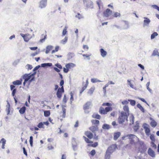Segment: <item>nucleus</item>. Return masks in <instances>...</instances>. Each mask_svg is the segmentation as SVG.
I'll return each instance as SVG.
<instances>
[{
	"label": "nucleus",
	"mask_w": 159,
	"mask_h": 159,
	"mask_svg": "<svg viewBox=\"0 0 159 159\" xmlns=\"http://www.w3.org/2000/svg\"><path fill=\"white\" fill-rule=\"evenodd\" d=\"M84 134L88 138L85 136H83V138L86 143L88 144V146L95 148L98 146V142H94L93 143V142L89 140V139H91L94 138V135L90 131H87L85 132Z\"/></svg>",
	"instance_id": "nucleus-1"
},
{
	"label": "nucleus",
	"mask_w": 159,
	"mask_h": 159,
	"mask_svg": "<svg viewBox=\"0 0 159 159\" xmlns=\"http://www.w3.org/2000/svg\"><path fill=\"white\" fill-rule=\"evenodd\" d=\"M128 116L126 114V113L124 112H121V115L118 118V122L119 124H122L125 121L127 122L128 121Z\"/></svg>",
	"instance_id": "nucleus-2"
},
{
	"label": "nucleus",
	"mask_w": 159,
	"mask_h": 159,
	"mask_svg": "<svg viewBox=\"0 0 159 159\" xmlns=\"http://www.w3.org/2000/svg\"><path fill=\"white\" fill-rule=\"evenodd\" d=\"M89 129L94 134L93 139L96 140L98 139V135H97L95 132L98 130V126H92L89 128Z\"/></svg>",
	"instance_id": "nucleus-3"
},
{
	"label": "nucleus",
	"mask_w": 159,
	"mask_h": 159,
	"mask_svg": "<svg viewBox=\"0 0 159 159\" xmlns=\"http://www.w3.org/2000/svg\"><path fill=\"white\" fill-rule=\"evenodd\" d=\"M75 66V65L72 63H69L67 64L65 66L66 68H63V71L65 73H67L69 70V69L73 68Z\"/></svg>",
	"instance_id": "nucleus-4"
},
{
	"label": "nucleus",
	"mask_w": 159,
	"mask_h": 159,
	"mask_svg": "<svg viewBox=\"0 0 159 159\" xmlns=\"http://www.w3.org/2000/svg\"><path fill=\"white\" fill-rule=\"evenodd\" d=\"M64 92V90L63 86L57 89L56 95L57 97L58 98H60L62 97V95L63 93Z\"/></svg>",
	"instance_id": "nucleus-5"
},
{
	"label": "nucleus",
	"mask_w": 159,
	"mask_h": 159,
	"mask_svg": "<svg viewBox=\"0 0 159 159\" xmlns=\"http://www.w3.org/2000/svg\"><path fill=\"white\" fill-rule=\"evenodd\" d=\"M149 125L146 123H144L143 125V126L145 129V131L146 134L148 136H149L150 135V129L148 127Z\"/></svg>",
	"instance_id": "nucleus-6"
},
{
	"label": "nucleus",
	"mask_w": 159,
	"mask_h": 159,
	"mask_svg": "<svg viewBox=\"0 0 159 159\" xmlns=\"http://www.w3.org/2000/svg\"><path fill=\"white\" fill-rule=\"evenodd\" d=\"M32 77V75H30V74H25L24 75L23 78L25 80L24 81L23 83V85L25 86V85L26 83L30 80L31 77Z\"/></svg>",
	"instance_id": "nucleus-7"
},
{
	"label": "nucleus",
	"mask_w": 159,
	"mask_h": 159,
	"mask_svg": "<svg viewBox=\"0 0 159 159\" xmlns=\"http://www.w3.org/2000/svg\"><path fill=\"white\" fill-rule=\"evenodd\" d=\"M112 11L109 9L107 8L105 11L103 13V15L106 17H108L112 15Z\"/></svg>",
	"instance_id": "nucleus-8"
},
{
	"label": "nucleus",
	"mask_w": 159,
	"mask_h": 159,
	"mask_svg": "<svg viewBox=\"0 0 159 159\" xmlns=\"http://www.w3.org/2000/svg\"><path fill=\"white\" fill-rule=\"evenodd\" d=\"M20 35L23 37L25 41L27 42L31 38V36L28 34H21Z\"/></svg>",
	"instance_id": "nucleus-9"
},
{
	"label": "nucleus",
	"mask_w": 159,
	"mask_h": 159,
	"mask_svg": "<svg viewBox=\"0 0 159 159\" xmlns=\"http://www.w3.org/2000/svg\"><path fill=\"white\" fill-rule=\"evenodd\" d=\"M130 143H134L138 140V138L135 135L130 134Z\"/></svg>",
	"instance_id": "nucleus-10"
},
{
	"label": "nucleus",
	"mask_w": 159,
	"mask_h": 159,
	"mask_svg": "<svg viewBox=\"0 0 159 159\" xmlns=\"http://www.w3.org/2000/svg\"><path fill=\"white\" fill-rule=\"evenodd\" d=\"M148 154L151 157L155 158L156 157V154L155 152L151 148H149L148 151Z\"/></svg>",
	"instance_id": "nucleus-11"
},
{
	"label": "nucleus",
	"mask_w": 159,
	"mask_h": 159,
	"mask_svg": "<svg viewBox=\"0 0 159 159\" xmlns=\"http://www.w3.org/2000/svg\"><path fill=\"white\" fill-rule=\"evenodd\" d=\"M116 148H117L116 144H113L109 146L107 150L112 153Z\"/></svg>",
	"instance_id": "nucleus-12"
},
{
	"label": "nucleus",
	"mask_w": 159,
	"mask_h": 159,
	"mask_svg": "<svg viewBox=\"0 0 159 159\" xmlns=\"http://www.w3.org/2000/svg\"><path fill=\"white\" fill-rule=\"evenodd\" d=\"M47 1L46 0H41L40 2L39 7L42 8L45 7L47 5Z\"/></svg>",
	"instance_id": "nucleus-13"
},
{
	"label": "nucleus",
	"mask_w": 159,
	"mask_h": 159,
	"mask_svg": "<svg viewBox=\"0 0 159 159\" xmlns=\"http://www.w3.org/2000/svg\"><path fill=\"white\" fill-rule=\"evenodd\" d=\"M15 86L13 85H10V89L11 90H12V95L13 97L15 96V93L16 92V89H15Z\"/></svg>",
	"instance_id": "nucleus-14"
},
{
	"label": "nucleus",
	"mask_w": 159,
	"mask_h": 159,
	"mask_svg": "<svg viewBox=\"0 0 159 159\" xmlns=\"http://www.w3.org/2000/svg\"><path fill=\"white\" fill-rule=\"evenodd\" d=\"M121 135V133L120 132H115L113 134V139L115 140H116Z\"/></svg>",
	"instance_id": "nucleus-15"
},
{
	"label": "nucleus",
	"mask_w": 159,
	"mask_h": 159,
	"mask_svg": "<svg viewBox=\"0 0 159 159\" xmlns=\"http://www.w3.org/2000/svg\"><path fill=\"white\" fill-rule=\"evenodd\" d=\"M89 84L88 79H87L86 81V84L82 88L80 91V93H82L87 88Z\"/></svg>",
	"instance_id": "nucleus-16"
},
{
	"label": "nucleus",
	"mask_w": 159,
	"mask_h": 159,
	"mask_svg": "<svg viewBox=\"0 0 159 159\" xmlns=\"http://www.w3.org/2000/svg\"><path fill=\"white\" fill-rule=\"evenodd\" d=\"M91 102H87L83 106V109L84 110H86L89 108L90 106L91 105Z\"/></svg>",
	"instance_id": "nucleus-17"
},
{
	"label": "nucleus",
	"mask_w": 159,
	"mask_h": 159,
	"mask_svg": "<svg viewBox=\"0 0 159 159\" xmlns=\"http://www.w3.org/2000/svg\"><path fill=\"white\" fill-rule=\"evenodd\" d=\"M53 46L50 45H48L47 46L45 51L46 54L48 53L53 49Z\"/></svg>",
	"instance_id": "nucleus-18"
},
{
	"label": "nucleus",
	"mask_w": 159,
	"mask_h": 159,
	"mask_svg": "<svg viewBox=\"0 0 159 159\" xmlns=\"http://www.w3.org/2000/svg\"><path fill=\"white\" fill-rule=\"evenodd\" d=\"M100 51L102 56V57H105L107 54V52L105 51L103 48L100 49Z\"/></svg>",
	"instance_id": "nucleus-19"
},
{
	"label": "nucleus",
	"mask_w": 159,
	"mask_h": 159,
	"mask_svg": "<svg viewBox=\"0 0 159 159\" xmlns=\"http://www.w3.org/2000/svg\"><path fill=\"white\" fill-rule=\"evenodd\" d=\"M92 124L95 125L94 126H98L99 125V121L97 120H93L91 121Z\"/></svg>",
	"instance_id": "nucleus-20"
},
{
	"label": "nucleus",
	"mask_w": 159,
	"mask_h": 159,
	"mask_svg": "<svg viewBox=\"0 0 159 159\" xmlns=\"http://www.w3.org/2000/svg\"><path fill=\"white\" fill-rule=\"evenodd\" d=\"M111 152L107 150L105 156V159H110V155Z\"/></svg>",
	"instance_id": "nucleus-21"
},
{
	"label": "nucleus",
	"mask_w": 159,
	"mask_h": 159,
	"mask_svg": "<svg viewBox=\"0 0 159 159\" xmlns=\"http://www.w3.org/2000/svg\"><path fill=\"white\" fill-rule=\"evenodd\" d=\"M123 109L125 111L124 113H126V114L128 115L129 114L128 106H125L123 107Z\"/></svg>",
	"instance_id": "nucleus-22"
},
{
	"label": "nucleus",
	"mask_w": 159,
	"mask_h": 159,
	"mask_svg": "<svg viewBox=\"0 0 159 159\" xmlns=\"http://www.w3.org/2000/svg\"><path fill=\"white\" fill-rule=\"evenodd\" d=\"M25 110L26 107L24 106L20 108L19 110V112L21 114H23L25 113Z\"/></svg>",
	"instance_id": "nucleus-23"
},
{
	"label": "nucleus",
	"mask_w": 159,
	"mask_h": 159,
	"mask_svg": "<svg viewBox=\"0 0 159 159\" xmlns=\"http://www.w3.org/2000/svg\"><path fill=\"white\" fill-rule=\"evenodd\" d=\"M99 112L101 114H106L105 109L102 107H100L99 110Z\"/></svg>",
	"instance_id": "nucleus-24"
},
{
	"label": "nucleus",
	"mask_w": 159,
	"mask_h": 159,
	"mask_svg": "<svg viewBox=\"0 0 159 159\" xmlns=\"http://www.w3.org/2000/svg\"><path fill=\"white\" fill-rule=\"evenodd\" d=\"M95 89L94 87H92L88 91V93L90 95L92 94L94 91Z\"/></svg>",
	"instance_id": "nucleus-25"
},
{
	"label": "nucleus",
	"mask_w": 159,
	"mask_h": 159,
	"mask_svg": "<svg viewBox=\"0 0 159 159\" xmlns=\"http://www.w3.org/2000/svg\"><path fill=\"white\" fill-rule=\"evenodd\" d=\"M62 113V115L61 116L63 118H64L66 117V109L62 107V112H61Z\"/></svg>",
	"instance_id": "nucleus-26"
},
{
	"label": "nucleus",
	"mask_w": 159,
	"mask_h": 159,
	"mask_svg": "<svg viewBox=\"0 0 159 159\" xmlns=\"http://www.w3.org/2000/svg\"><path fill=\"white\" fill-rule=\"evenodd\" d=\"M0 142L2 143V148L4 149V148H5L4 146H5V144H6V140H5V139H4L2 138L0 141Z\"/></svg>",
	"instance_id": "nucleus-27"
},
{
	"label": "nucleus",
	"mask_w": 159,
	"mask_h": 159,
	"mask_svg": "<svg viewBox=\"0 0 159 159\" xmlns=\"http://www.w3.org/2000/svg\"><path fill=\"white\" fill-rule=\"evenodd\" d=\"M139 128V124L138 121L136 122V125L134 126V129L135 131H137Z\"/></svg>",
	"instance_id": "nucleus-28"
},
{
	"label": "nucleus",
	"mask_w": 159,
	"mask_h": 159,
	"mask_svg": "<svg viewBox=\"0 0 159 159\" xmlns=\"http://www.w3.org/2000/svg\"><path fill=\"white\" fill-rule=\"evenodd\" d=\"M150 125L153 127H155L157 125V123L155 120H152L150 122Z\"/></svg>",
	"instance_id": "nucleus-29"
},
{
	"label": "nucleus",
	"mask_w": 159,
	"mask_h": 159,
	"mask_svg": "<svg viewBox=\"0 0 159 159\" xmlns=\"http://www.w3.org/2000/svg\"><path fill=\"white\" fill-rule=\"evenodd\" d=\"M44 114L45 117H47L49 116L50 115V111L49 110L45 111H44Z\"/></svg>",
	"instance_id": "nucleus-30"
},
{
	"label": "nucleus",
	"mask_w": 159,
	"mask_h": 159,
	"mask_svg": "<svg viewBox=\"0 0 159 159\" xmlns=\"http://www.w3.org/2000/svg\"><path fill=\"white\" fill-rule=\"evenodd\" d=\"M12 83L14 85H19L21 84V81L19 80H16L13 82Z\"/></svg>",
	"instance_id": "nucleus-31"
},
{
	"label": "nucleus",
	"mask_w": 159,
	"mask_h": 159,
	"mask_svg": "<svg viewBox=\"0 0 159 159\" xmlns=\"http://www.w3.org/2000/svg\"><path fill=\"white\" fill-rule=\"evenodd\" d=\"M75 17L79 19H83L84 18L83 15L79 13L75 16Z\"/></svg>",
	"instance_id": "nucleus-32"
},
{
	"label": "nucleus",
	"mask_w": 159,
	"mask_h": 159,
	"mask_svg": "<svg viewBox=\"0 0 159 159\" xmlns=\"http://www.w3.org/2000/svg\"><path fill=\"white\" fill-rule=\"evenodd\" d=\"M137 106L139 109L143 113L144 112L145 110L144 108L140 104H138Z\"/></svg>",
	"instance_id": "nucleus-33"
},
{
	"label": "nucleus",
	"mask_w": 159,
	"mask_h": 159,
	"mask_svg": "<svg viewBox=\"0 0 159 159\" xmlns=\"http://www.w3.org/2000/svg\"><path fill=\"white\" fill-rule=\"evenodd\" d=\"M130 117L131 118V121L130 120V125H131L133 124L134 122V117L132 114H130Z\"/></svg>",
	"instance_id": "nucleus-34"
},
{
	"label": "nucleus",
	"mask_w": 159,
	"mask_h": 159,
	"mask_svg": "<svg viewBox=\"0 0 159 159\" xmlns=\"http://www.w3.org/2000/svg\"><path fill=\"white\" fill-rule=\"evenodd\" d=\"M93 118L98 119H100L101 118V116L98 114H93L92 115Z\"/></svg>",
	"instance_id": "nucleus-35"
},
{
	"label": "nucleus",
	"mask_w": 159,
	"mask_h": 159,
	"mask_svg": "<svg viewBox=\"0 0 159 159\" xmlns=\"http://www.w3.org/2000/svg\"><path fill=\"white\" fill-rule=\"evenodd\" d=\"M152 56H157L159 57V52L157 50H154L153 53L152 54Z\"/></svg>",
	"instance_id": "nucleus-36"
},
{
	"label": "nucleus",
	"mask_w": 159,
	"mask_h": 159,
	"mask_svg": "<svg viewBox=\"0 0 159 159\" xmlns=\"http://www.w3.org/2000/svg\"><path fill=\"white\" fill-rule=\"evenodd\" d=\"M150 20H144L143 26L145 27L148 26Z\"/></svg>",
	"instance_id": "nucleus-37"
},
{
	"label": "nucleus",
	"mask_w": 159,
	"mask_h": 159,
	"mask_svg": "<svg viewBox=\"0 0 159 159\" xmlns=\"http://www.w3.org/2000/svg\"><path fill=\"white\" fill-rule=\"evenodd\" d=\"M52 65V64L51 63H46L42 64L41 65L42 67H45L47 66H51Z\"/></svg>",
	"instance_id": "nucleus-38"
},
{
	"label": "nucleus",
	"mask_w": 159,
	"mask_h": 159,
	"mask_svg": "<svg viewBox=\"0 0 159 159\" xmlns=\"http://www.w3.org/2000/svg\"><path fill=\"white\" fill-rule=\"evenodd\" d=\"M112 108L111 107H106L105 109V110L106 114H107V112L110 111H112Z\"/></svg>",
	"instance_id": "nucleus-39"
},
{
	"label": "nucleus",
	"mask_w": 159,
	"mask_h": 159,
	"mask_svg": "<svg viewBox=\"0 0 159 159\" xmlns=\"http://www.w3.org/2000/svg\"><path fill=\"white\" fill-rule=\"evenodd\" d=\"M110 128L109 125L104 124L102 126V128L104 129H109Z\"/></svg>",
	"instance_id": "nucleus-40"
},
{
	"label": "nucleus",
	"mask_w": 159,
	"mask_h": 159,
	"mask_svg": "<svg viewBox=\"0 0 159 159\" xmlns=\"http://www.w3.org/2000/svg\"><path fill=\"white\" fill-rule=\"evenodd\" d=\"M67 27L66 26H65V27H64V29L63 30V32H62V35H64V36L67 33Z\"/></svg>",
	"instance_id": "nucleus-41"
},
{
	"label": "nucleus",
	"mask_w": 159,
	"mask_h": 159,
	"mask_svg": "<svg viewBox=\"0 0 159 159\" xmlns=\"http://www.w3.org/2000/svg\"><path fill=\"white\" fill-rule=\"evenodd\" d=\"M158 35V34L156 32H154L151 35V39H154L155 36Z\"/></svg>",
	"instance_id": "nucleus-42"
},
{
	"label": "nucleus",
	"mask_w": 159,
	"mask_h": 159,
	"mask_svg": "<svg viewBox=\"0 0 159 159\" xmlns=\"http://www.w3.org/2000/svg\"><path fill=\"white\" fill-rule=\"evenodd\" d=\"M37 126L39 128H44V124L42 122H40L37 125Z\"/></svg>",
	"instance_id": "nucleus-43"
},
{
	"label": "nucleus",
	"mask_w": 159,
	"mask_h": 159,
	"mask_svg": "<svg viewBox=\"0 0 159 159\" xmlns=\"http://www.w3.org/2000/svg\"><path fill=\"white\" fill-rule=\"evenodd\" d=\"M120 13L118 12H115L112 15V16L113 17H120Z\"/></svg>",
	"instance_id": "nucleus-44"
},
{
	"label": "nucleus",
	"mask_w": 159,
	"mask_h": 159,
	"mask_svg": "<svg viewBox=\"0 0 159 159\" xmlns=\"http://www.w3.org/2000/svg\"><path fill=\"white\" fill-rule=\"evenodd\" d=\"M150 138L152 141L151 142H154L155 141V136L153 134H152L150 135Z\"/></svg>",
	"instance_id": "nucleus-45"
},
{
	"label": "nucleus",
	"mask_w": 159,
	"mask_h": 159,
	"mask_svg": "<svg viewBox=\"0 0 159 159\" xmlns=\"http://www.w3.org/2000/svg\"><path fill=\"white\" fill-rule=\"evenodd\" d=\"M151 146L154 149H156L157 148V146L154 143V142H151Z\"/></svg>",
	"instance_id": "nucleus-46"
},
{
	"label": "nucleus",
	"mask_w": 159,
	"mask_h": 159,
	"mask_svg": "<svg viewBox=\"0 0 159 159\" xmlns=\"http://www.w3.org/2000/svg\"><path fill=\"white\" fill-rule=\"evenodd\" d=\"M100 81L99 80H98L97 79L92 78L91 79V82L93 83H95Z\"/></svg>",
	"instance_id": "nucleus-47"
},
{
	"label": "nucleus",
	"mask_w": 159,
	"mask_h": 159,
	"mask_svg": "<svg viewBox=\"0 0 159 159\" xmlns=\"http://www.w3.org/2000/svg\"><path fill=\"white\" fill-rule=\"evenodd\" d=\"M102 106H107L108 107H111L112 104L109 102L104 103L102 104Z\"/></svg>",
	"instance_id": "nucleus-48"
},
{
	"label": "nucleus",
	"mask_w": 159,
	"mask_h": 159,
	"mask_svg": "<svg viewBox=\"0 0 159 159\" xmlns=\"http://www.w3.org/2000/svg\"><path fill=\"white\" fill-rule=\"evenodd\" d=\"M59 47L58 46H56L55 48V49L52 50V53L53 54V53L57 52L59 49Z\"/></svg>",
	"instance_id": "nucleus-49"
},
{
	"label": "nucleus",
	"mask_w": 159,
	"mask_h": 159,
	"mask_svg": "<svg viewBox=\"0 0 159 159\" xmlns=\"http://www.w3.org/2000/svg\"><path fill=\"white\" fill-rule=\"evenodd\" d=\"M130 104L132 106H134L136 104V101L130 99Z\"/></svg>",
	"instance_id": "nucleus-50"
},
{
	"label": "nucleus",
	"mask_w": 159,
	"mask_h": 159,
	"mask_svg": "<svg viewBox=\"0 0 159 159\" xmlns=\"http://www.w3.org/2000/svg\"><path fill=\"white\" fill-rule=\"evenodd\" d=\"M70 95L71 97L70 98V101L71 103L74 100V97H73V94L72 92H71L70 93Z\"/></svg>",
	"instance_id": "nucleus-51"
},
{
	"label": "nucleus",
	"mask_w": 159,
	"mask_h": 159,
	"mask_svg": "<svg viewBox=\"0 0 159 159\" xmlns=\"http://www.w3.org/2000/svg\"><path fill=\"white\" fill-rule=\"evenodd\" d=\"M33 137L32 136H31L30 138V143L31 147L33 146Z\"/></svg>",
	"instance_id": "nucleus-52"
},
{
	"label": "nucleus",
	"mask_w": 159,
	"mask_h": 159,
	"mask_svg": "<svg viewBox=\"0 0 159 159\" xmlns=\"http://www.w3.org/2000/svg\"><path fill=\"white\" fill-rule=\"evenodd\" d=\"M63 102L66 103L67 102V99L66 94L64 95V97L63 100Z\"/></svg>",
	"instance_id": "nucleus-53"
},
{
	"label": "nucleus",
	"mask_w": 159,
	"mask_h": 159,
	"mask_svg": "<svg viewBox=\"0 0 159 159\" xmlns=\"http://www.w3.org/2000/svg\"><path fill=\"white\" fill-rule=\"evenodd\" d=\"M96 153V152L95 150H92L90 152V154L92 156H93Z\"/></svg>",
	"instance_id": "nucleus-54"
},
{
	"label": "nucleus",
	"mask_w": 159,
	"mask_h": 159,
	"mask_svg": "<svg viewBox=\"0 0 159 159\" xmlns=\"http://www.w3.org/2000/svg\"><path fill=\"white\" fill-rule=\"evenodd\" d=\"M91 54H83L82 55V56L83 57H86L87 58H88V59H90L89 57L90 56H91Z\"/></svg>",
	"instance_id": "nucleus-55"
},
{
	"label": "nucleus",
	"mask_w": 159,
	"mask_h": 159,
	"mask_svg": "<svg viewBox=\"0 0 159 159\" xmlns=\"http://www.w3.org/2000/svg\"><path fill=\"white\" fill-rule=\"evenodd\" d=\"M122 139L123 140H126V139H129V135H127L126 136H124L122 137Z\"/></svg>",
	"instance_id": "nucleus-56"
},
{
	"label": "nucleus",
	"mask_w": 159,
	"mask_h": 159,
	"mask_svg": "<svg viewBox=\"0 0 159 159\" xmlns=\"http://www.w3.org/2000/svg\"><path fill=\"white\" fill-rule=\"evenodd\" d=\"M55 66L60 69H62V66L59 64H55Z\"/></svg>",
	"instance_id": "nucleus-57"
},
{
	"label": "nucleus",
	"mask_w": 159,
	"mask_h": 159,
	"mask_svg": "<svg viewBox=\"0 0 159 159\" xmlns=\"http://www.w3.org/2000/svg\"><path fill=\"white\" fill-rule=\"evenodd\" d=\"M129 100H128V101H127L126 100H124L122 102V103L123 105L127 104L129 103Z\"/></svg>",
	"instance_id": "nucleus-58"
},
{
	"label": "nucleus",
	"mask_w": 159,
	"mask_h": 159,
	"mask_svg": "<svg viewBox=\"0 0 159 159\" xmlns=\"http://www.w3.org/2000/svg\"><path fill=\"white\" fill-rule=\"evenodd\" d=\"M83 48L85 50L87 51L89 49V47L87 45H84L83 46Z\"/></svg>",
	"instance_id": "nucleus-59"
},
{
	"label": "nucleus",
	"mask_w": 159,
	"mask_h": 159,
	"mask_svg": "<svg viewBox=\"0 0 159 159\" xmlns=\"http://www.w3.org/2000/svg\"><path fill=\"white\" fill-rule=\"evenodd\" d=\"M152 7L154 9H157L159 11V7L157 5H152Z\"/></svg>",
	"instance_id": "nucleus-60"
},
{
	"label": "nucleus",
	"mask_w": 159,
	"mask_h": 159,
	"mask_svg": "<svg viewBox=\"0 0 159 159\" xmlns=\"http://www.w3.org/2000/svg\"><path fill=\"white\" fill-rule=\"evenodd\" d=\"M138 66L142 70H144V66L140 64H138Z\"/></svg>",
	"instance_id": "nucleus-61"
},
{
	"label": "nucleus",
	"mask_w": 159,
	"mask_h": 159,
	"mask_svg": "<svg viewBox=\"0 0 159 159\" xmlns=\"http://www.w3.org/2000/svg\"><path fill=\"white\" fill-rule=\"evenodd\" d=\"M27 66L28 70H31L33 68L32 66L30 64H27Z\"/></svg>",
	"instance_id": "nucleus-62"
},
{
	"label": "nucleus",
	"mask_w": 159,
	"mask_h": 159,
	"mask_svg": "<svg viewBox=\"0 0 159 159\" xmlns=\"http://www.w3.org/2000/svg\"><path fill=\"white\" fill-rule=\"evenodd\" d=\"M67 37H66L62 41V43H66L67 41Z\"/></svg>",
	"instance_id": "nucleus-63"
},
{
	"label": "nucleus",
	"mask_w": 159,
	"mask_h": 159,
	"mask_svg": "<svg viewBox=\"0 0 159 159\" xmlns=\"http://www.w3.org/2000/svg\"><path fill=\"white\" fill-rule=\"evenodd\" d=\"M54 148L51 145L48 146V150H50L53 149Z\"/></svg>",
	"instance_id": "nucleus-64"
}]
</instances>
